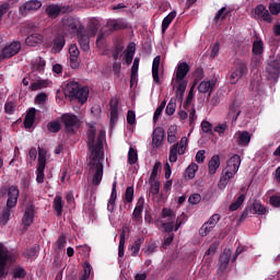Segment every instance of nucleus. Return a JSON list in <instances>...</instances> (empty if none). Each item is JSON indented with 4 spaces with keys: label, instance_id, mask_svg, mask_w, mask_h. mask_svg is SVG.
I'll return each mask as SVG.
<instances>
[{
    "label": "nucleus",
    "instance_id": "5",
    "mask_svg": "<svg viewBox=\"0 0 280 280\" xmlns=\"http://www.w3.org/2000/svg\"><path fill=\"white\" fill-rule=\"evenodd\" d=\"M19 255L14 252H9L8 247L0 243V280L8 279V264H15Z\"/></svg>",
    "mask_w": 280,
    "mask_h": 280
},
{
    "label": "nucleus",
    "instance_id": "42",
    "mask_svg": "<svg viewBox=\"0 0 280 280\" xmlns=\"http://www.w3.org/2000/svg\"><path fill=\"white\" fill-rule=\"evenodd\" d=\"M139 161V154L137 153L135 148H129L128 152V164L135 165Z\"/></svg>",
    "mask_w": 280,
    "mask_h": 280
},
{
    "label": "nucleus",
    "instance_id": "56",
    "mask_svg": "<svg viewBox=\"0 0 280 280\" xmlns=\"http://www.w3.org/2000/svg\"><path fill=\"white\" fill-rule=\"evenodd\" d=\"M213 228H211V225L209 223H205L200 230H199V235H201V237H207V235H209V233H211V230Z\"/></svg>",
    "mask_w": 280,
    "mask_h": 280
},
{
    "label": "nucleus",
    "instance_id": "4",
    "mask_svg": "<svg viewBox=\"0 0 280 280\" xmlns=\"http://www.w3.org/2000/svg\"><path fill=\"white\" fill-rule=\"evenodd\" d=\"M65 95L69 97L71 102L77 100L79 104H86L89 100V88L82 86L75 81H71L66 85Z\"/></svg>",
    "mask_w": 280,
    "mask_h": 280
},
{
    "label": "nucleus",
    "instance_id": "61",
    "mask_svg": "<svg viewBox=\"0 0 280 280\" xmlns=\"http://www.w3.org/2000/svg\"><path fill=\"white\" fill-rule=\"evenodd\" d=\"M218 246H220L219 243H212L210 247L206 250L205 257H208L209 255H215V253H218Z\"/></svg>",
    "mask_w": 280,
    "mask_h": 280
},
{
    "label": "nucleus",
    "instance_id": "32",
    "mask_svg": "<svg viewBox=\"0 0 280 280\" xmlns=\"http://www.w3.org/2000/svg\"><path fill=\"white\" fill-rule=\"evenodd\" d=\"M220 168V155H213L208 163L209 174L213 175Z\"/></svg>",
    "mask_w": 280,
    "mask_h": 280
},
{
    "label": "nucleus",
    "instance_id": "45",
    "mask_svg": "<svg viewBox=\"0 0 280 280\" xmlns=\"http://www.w3.org/2000/svg\"><path fill=\"white\" fill-rule=\"evenodd\" d=\"M132 200H135V187L128 186L125 191L124 201L130 203Z\"/></svg>",
    "mask_w": 280,
    "mask_h": 280
},
{
    "label": "nucleus",
    "instance_id": "44",
    "mask_svg": "<svg viewBox=\"0 0 280 280\" xmlns=\"http://www.w3.org/2000/svg\"><path fill=\"white\" fill-rule=\"evenodd\" d=\"M226 16H229V11H226V7L221 8L214 15V23L218 21H225Z\"/></svg>",
    "mask_w": 280,
    "mask_h": 280
},
{
    "label": "nucleus",
    "instance_id": "12",
    "mask_svg": "<svg viewBox=\"0 0 280 280\" xmlns=\"http://www.w3.org/2000/svg\"><path fill=\"white\" fill-rule=\"evenodd\" d=\"M73 8L70 5L60 7L58 4H48L45 9V13L48 19H58L60 14H67V12H71Z\"/></svg>",
    "mask_w": 280,
    "mask_h": 280
},
{
    "label": "nucleus",
    "instance_id": "7",
    "mask_svg": "<svg viewBox=\"0 0 280 280\" xmlns=\"http://www.w3.org/2000/svg\"><path fill=\"white\" fill-rule=\"evenodd\" d=\"M61 25L63 32H68V34L75 35L80 33L81 27H84L80 20L71 16L65 15L61 20Z\"/></svg>",
    "mask_w": 280,
    "mask_h": 280
},
{
    "label": "nucleus",
    "instance_id": "41",
    "mask_svg": "<svg viewBox=\"0 0 280 280\" xmlns=\"http://www.w3.org/2000/svg\"><path fill=\"white\" fill-rule=\"evenodd\" d=\"M47 130L48 132H60V130H62V125H60V121L58 120H52L50 122L47 124Z\"/></svg>",
    "mask_w": 280,
    "mask_h": 280
},
{
    "label": "nucleus",
    "instance_id": "18",
    "mask_svg": "<svg viewBox=\"0 0 280 280\" xmlns=\"http://www.w3.org/2000/svg\"><path fill=\"white\" fill-rule=\"evenodd\" d=\"M145 203V199L143 197H140L138 199V202L136 205V208L133 209L132 213V220L136 224H141V220L143 219V205Z\"/></svg>",
    "mask_w": 280,
    "mask_h": 280
},
{
    "label": "nucleus",
    "instance_id": "60",
    "mask_svg": "<svg viewBox=\"0 0 280 280\" xmlns=\"http://www.w3.org/2000/svg\"><path fill=\"white\" fill-rule=\"evenodd\" d=\"M201 130L202 132H205L206 135H209V132H213V125H211V122L203 120L201 122Z\"/></svg>",
    "mask_w": 280,
    "mask_h": 280
},
{
    "label": "nucleus",
    "instance_id": "21",
    "mask_svg": "<svg viewBox=\"0 0 280 280\" xmlns=\"http://www.w3.org/2000/svg\"><path fill=\"white\" fill-rule=\"evenodd\" d=\"M106 25L109 32H119V30H126L128 27V23L124 20H108Z\"/></svg>",
    "mask_w": 280,
    "mask_h": 280
},
{
    "label": "nucleus",
    "instance_id": "11",
    "mask_svg": "<svg viewBox=\"0 0 280 280\" xmlns=\"http://www.w3.org/2000/svg\"><path fill=\"white\" fill-rule=\"evenodd\" d=\"M40 8H43V2H40V0H28L20 5L19 14L20 16H27V14L31 12H37Z\"/></svg>",
    "mask_w": 280,
    "mask_h": 280
},
{
    "label": "nucleus",
    "instance_id": "2",
    "mask_svg": "<svg viewBox=\"0 0 280 280\" xmlns=\"http://www.w3.org/2000/svg\"><path fill=\"white\" fill-rule=\"evenodd\" d=\"M190 69L189 63L185 61L178 63L176 67L175 79H173V82L177 84L175 97H177L180 104H183L185 91H187V80H185V78H187V73H189Z\"/></svg>",
    "mask_w": 280,
    "mask_h": 280
},
{
    "label": "nucleus",
    "instance_id": "34",
    "mask_svg": "<svg viewBox=\"0 0 280 280\" xmlns=\"http://www.w3.org/2000/svg\"><path fill=\"white\" fill-rule=\"evenodd\" d=\"M135 51H137V46L135 45V43L129 44L127 46V52L125 55L126 65H132Z\"/></svg>",
    "mask_w": 280,
    "mask_h": 280
},
{
    "label": "nucleus",
    "instance_id": "13",
    "mask_svg": "<svg viewBox=\"0 0 280 280\" xmlns=\"http://www.w3.org/2000/svg\"><path fill=\"white\" fill-rule=\"evenodd\" d=\"M19 51H21V42H12L10 45H7L4 48H2L0 52V60H9V58L16 56Z\"/></svg>",
    "mask_w": 280,
    "mask_h": 280
},
{
    "label": "nucleus",
    "instance_id": "46",
    "mask_svg": "<svg viewBox=\"0 0 280 280\" xmlns=\"http://www.w3.org/2000/svg\"><path fill=\"white\" fill-rule=\"evenodd\" d=\"M150 194H152V196L159 195V191H161V182L156 179H150Z\"/></svg>",
    "mask_w": 280,
    "mask_h": 280
},
{
    "label": "nucleus",
    "instance_id": "6",
    "mask_svg": "<svg viewBox=\"0 0 280 280\" xmlns=\"http://www.w3.org/2000/svg\"><path fill=\"white\" fill-rule=\"evenodd\" d=\"M230 73V84L240 82L244 75H248V60L240 58L235 59Z\"/></svg>",
    "mask_w": 280,
    "mask_h": 280
},
{
    "label": "nucleus",
    "instance_id": "53",
    "mask_svg": "<svg viewBox=\"0 0 280 280\" xmlns=\"http://www.w3.org/2000/svg\"><path fill=\"white\" fill-rule=\"evenodd\" d=\"M161 167H163V164L161 162H155L150 175V180H156V176H159V171Z\"/></svg>",
    "mask_w": 280,
    "mask_h": 280
},
{
    "label": "nucleus",
    "instance_id": "49",
    "mask_svg": "<svg viewBox=\"0 0 280 280\" xmlns=\"http://www.w3.org/2000/svg\"><path fill=\"white\" fill-rule=\"evenodd\" d=\"M219 261L224 268H226V266H229V261H231V252H224L221 254Z\"/></svg>",
    "mask_w": 280,
    "mask_h": 280
},
{
    "label": "nucleus",
    "instance_id": "23",
    "mask_svg": "<svg viewBox=\"0 0 280 280\" xmlns=\"http://www.w3.org/2000/svg\"><path fill=\"white\" fill-rule=\"evenodd\" d=\"M47 67V61L43 57H36L32 60L31 69L37 73H43Z\"/></svg>",
    "mask_w": 280,
    "mask_h": 280
},
{
    "label": "nucleus",
    "instance_id": "29",
    "mask_svg": "<svg viewBox=\"0 0 280 280\" xmlns=\"http://www.w3.org/2000/svg\"><path fill=\"white\" fill-rule=\"evenodd\" d=\"M40 43H43V35L38 33H33L25 39V44L28 47H36V45H40Z\"/></svg>",
    "mask_w": 280,
    "mask_h": 280
},
{
    "label": "nucleus",
    "instance_id": "30",
    "mask_svg": "<svg viewBox=\"0 0 280 280\" xmlns=\"http://www.w3.org/2000/svg\"><path fill=\"white\" fill-rule=\"evenodd\" d=\"M100 30V22L95 19L90 20L88 24L86 33L90 37H94L97 35V32Z\"/></svg>",
    "mask_w": 280,
    "mask_h": 280
},
{
    "label": "nucleus",
    "instance_id": "54",
    "mask_svg": "<svg viewBox=\"0 0 280 280\" xmlns=\"http://www.w3.org/2000/svg\"><path fill=\"white\" fill-rule=\"evenodd\" d=\"M187 222V215L185 213H182L179 217L176 219L175 223V231H178L183 224Z\"/></svg>",
    "mask_w": 280,
    "mask_h": 280
},
{
    "label": "nucleus",
    "instance_id": "62",
    "mask_svg": "<svg viewBox=\"0 0 280 280\" xmlns=\"http://www.w3.org/2000/svg\"><path fill=\"white\" fill-rule=\"evenodd\" d=\"M93 270V267L91 266V262L85 261L83 265V275L82 277L90 278L91 271Z\"/></svg>",
    "mask_w": 280,
    "mask_h": 280
},
{
    "label": "nucleus",
    "instance_id": "37",
    "mask_svg": "<svg viewBox=\"0 0 280 280\" xmlns=\"http://www.w3.org/2000/svg\"><path fill=\"white\" fill-rule=\"evenodd\" d=\"M49 82L47 80H37L30 85V91H40V89H47Z\"/></svg>",
    "mask_w": 280,
    "mask_h": 280
},
{
    "label": "nucleus",
    "instance_id": "64",
    "mask_svg": "<svg viewBox=\"0 0 280 280\" xmlns=\"http://www.w3.org/2000/svg\"><path fill=\"white\" fill-rule=\"evenodd\" d=\"M174 242V234H168L164 236V242H163V248L167 249V246H170Z\"/></svg>",
    "mask_w": 280,
    "mask_h": 280
},
{
    "label": "nucleus",
    "instance_id": "16",
    "mask_svg": "<svg viewBox=\"0 0 280 280\" xmlns=\"http://www.w3.org/2000/svg\"><path fill=\"white\" fill-rule=\"evenodd\" d=\"M19 196H21V190H19V186L12 185L8 188V207H16L19 203Z\"/></svg>",
    "mask_w": 280,
    "mask_h": 280
},
{
    "label": "nucleus",
    "instance_id": "22",
    "mask_svg": "<svg viewBox=\"0 0 280 280\" xmlns=\"http://www.w3.org/2000/svg\"><path fill=\"white\" fill-rule=\"evenodd\" d=\"M213 89H215L214 80L201 81L198 85L199 93H202V94L209 93V97L211 96V93H213Z\"/></svg>",
    "mask_w": 280,
    "mask_h": 280
},
{
    "label": "nucleus",
    "instance_id": "38",
    "mask_svg": "<svg viewBox=\"0 0 280 280\" xmlns=\"http://www.w3.org/2000/svg\"><path fill=\"white\" fill-rule=\"evenodd\" d=\"M117 119H119V108L117 103L110 104V124L112 126L117 124Z\"/></svg>",
    "mask_w": 280,
    "mask_h": 280
},
{
    "label": "nucleus",
    "instance_id": "10",
    "mask_svg": "<svg viewBox=\"0 0 280 280\" xmlns=\"http://www.w3.org/2000/svg\"><path fill=\"white\" fill-rule=\"evenodd\" d=\"M60 119L65 126L66 132L73 133L75 132L74 128H78V126H80V119L78 118V116H75V114H70V113L62 114Z\"/></svg>",
    "mask_w": 280,
    "mask_h": 280
},
{
    "label": "nucleus",
    "instance_id": "55",
    "mask_svg": "<svg viewBox=\"0 0 280 280\" xmlns=\"http://www.w3.org/2000/svg\"><path fill=\"white\" fill-rule=\"evenodd\" d=\"M65 246H67V236L61 234L56 241V247L58 248V250H62Z\"/></svg>",
    "mask_w": 280,
    "mask_h": 280
},
{
    "label": "nucleus",
    "instance_id": "52",
    "mask_svg": "<svg viewBox=\"0 0 280 280\" xmlns=\"http://www.w3.org/2000/svg\"><path fill=\"white\" fill-rule=\"evenodd\" d=\"M269 12L273 16H279V14H280V3L279 2L269 3Z\"/></svg>",
    "mask_w": 280,
    "mask_h": 280
},
{
    "label": "nucleus",
    "instance_id": "59",
    "mask_svg": "<svg viewBox=\"0 0 280 280\" xmlns=\"http://www.w3.org/2000/svg\"><path fill=\"white\" fill-rule=\"evenodd\" d=\"M16 110V105L13 102H7L4 104V113L7 115H12Z\"/></svg>",
    "mask_w": 280,
    "mask_h": 280
},
{
    "label": "nucleus",
    "instance_id": "28",
    "mask_svg": "<svg viewBox=\"0 0 280 280\" xmlns=\"http://www.w3.org/2000/svg\"><path fill=\"white\" fill-rule=\"evenodd\" d=\"M12 279L23 280L27 277V271L21 265H15L11 270Z\"/></svg>",
    "mask_w": 280,
    "mask_h": 280
},
{
    "label": "nucleus",
    "instance_id": "36",
    "mask_svg": "<svg viewBox=\"0 0 280 280\" xmlns=\"http://www.w3.org/2000/svg\"><path fill=\"white\" fill-rule=\"evenodd\" d=\"M52 207L56 211V215L60 218L62 215V209L65 205L62 203V197L60 195H57L54 199Z\"/></svg>",
    "mask_w": 280,
    "mask_h": 280
},
{
    "label": "nucleus",
    "instance_id": "20",
    "mask_svg": "<svg viewBox=\"0 0 280 280\" xmlns=\"http://www.w3.org/2000/svg\"><path fill=\"white\" fill-rule=\"evenodd\" d=\"M240 115H242V109H240V105H237V103L235 102H232L229 106L228 119H230L232 124H235Z\"/></svg>",
    "mask_w": 280,
    "mask_h": 280
},
{
    "label": "nucleus",
    "instance_id": "24",
    "mask_svg": "<svg viewBox=\"0 0 280 280\" xmlns=\"http://www.w3.org/2000/svg\"><path fill=\"white\" fill-rule=\"evenodd\" d=\"M161 67V56H156L152 63V78L155 84H161V78L159 77V69Z\"/></svg>",
    "mask_w": 280,
    "mask_h": 280
},
{
    "label": "nucleus",
    "instance_id": "26",
    "mask_svg": "<svg viewBox=\"0 0 280 280\" xmlns=\"http://www.w3.org/2000/svg\"><path fill=\"white\" fill-rule=\"evenodd\" d=\"M67 45V39L62 35H57L54 39L52 54H60Z\"/></svg>",
    "mask_w": 280,
    "mask_h": 280
},
{
    "label": "nucleus",
    "instance_id": "43",
    "mask_svg": "<svg viewBox=\"0 0 280 280\" xmlns=\"http://www.w3.org/2000/svg\"><path fill=\"white\" fill-rule=\"evenodd\" d=\"M176 100L178 102V97H172L166 106L165 113L168 116L174 115V113H176Z\"/></svg>",
    "mask_w": 280,
    "mask_h": 280
},
{
    "label": "nucleus",
    "instance_id": "19",
    "mask_svg": "<svg viewBox=\"0 0 280 280\" xmlns=\"http://www.w3.org/2000/svg\"><path fill=\"white\" fill-rule=\"evenodd\" d=\"M163 139H165V129L158 127L153 130L152 147L161 148L163 145Z\"/></svg>",
    "mask_w": 280,
    "mask_h": 280
},
{
    "label": "nucleus",
    "instance_id": "47",
    "mask_svg": "<svg viewBox=\"0 0 280 280\" xmlns=\"http://www.w3.org/2000/svg\"><path fill=\"white\" fill-rule=\"evenodd\" d=\"M173 231H176V224H174V221L163 222L162 223V232L172 234Z\"/></svg>",
    "mask_w": 280,
    "mask_h": 280
},
{
    "label": "nucleus",
    "instance_id": "9",
    "mask_svg": "<svg viewBox=\"0 0 280 280\" xmlns=\"http://www.w3.org/2000/svg\"><path fill=\"white\" fill-rule=\"evenodd\" d=\"M188 139L187 137H183L179 142L172 145L170 150L168 161L171 163H176L178 161V154L183 156L185 154V150H187Z\"/></svg>",
    "mask_w": 280,
    "mask_h": 280
},
{
    "label": "nucleus",
    "instance_id": "39",
    "mask_svg": "<svg viewBox=\"0 0 280 280\" xmlns=\"http://www.w3.org/2000/svg\"><path fill=\"white\" fill-rule=\"evenodd\" d=\"M246 196L244 194L240 195L234 202L230 205V211H237L242 205H244Z\"/></svg>",
    "mask_w": 280,
    "mask_h": 280
},
{
    "label": "nucleus",
    "instance_id": "57",
    "mask_svg": "<svg viewBox=\"0 0 280 280\" xmlns=\"http://www.w3.org/2000/svg\"><path fill=\"white\" fill-rule=\"evenodd\" d=\"M220 222V214H213L209 218V220L206 222V224L210 225V229H215V224Z\"/></svg>",
    "mask_w": 280,
    "mask_h": 280
},
{
    "label": "nucleus",
    "instance_id": "33",
    "mask_svg": "<svg viewBox=\"0 0 280 280\" xmlns=\"http://www.w3.org/2000/svg\"><path fill=\"white\" fill-rule=\"evenodd\" d=\"M145 242V237H138L133 244L129 247L131 250V257H137L139 255V250H141V245Z\"/></svg>",
    "mask_w": 280,
    "mask_h": 280
},
{
    "label": "nucleus",
    "instance_id": "25",
    "mask_svg": "<svg viewBox=\"0 0 280 280\" xmlns=\"http://www.w3.org/2000/svg\"><path fill=\"white\" fill-rule=\"evenodd\" d=\"M250 132L248 131H238L236 143L237 145H241V148H246L248 143H250Z\"/></svg>",
    "mask_w": 280,
    "mask_h": 280
},
{
    "label": "nucleus",
    "instance_id": "15",
    "mask_svg": "<svg viewBox=\"0 0 280 280\" xmlns=\"http://www.w3.org/2000/svg\"><path fill=\"white\" fill-rule=\"evenodd\" d=\"M77 36L79 38L81 49H83V51H89V49H91V36L86 32V28L81 27L79 33H77Z\"/></svg>",
    "mask_w": 280,
    "mask_h": 280
},
{
    "label": "nucleus",
    "instance_id": "1",
    "mask_svg": "<svg viewBox=\"0 0 280 280\" xmlns=\"http://www.w3.org/2000/svg\"><path fill=\"white\" fill-rule=\"evenodd\" d=\"M95 128L91 127L88 131V145L91 151L89 165L90 170L94 172L92 185L100 187L102 178H104V164L102 163L104 159V151H102L104 150V136L101 131L95 143Z\"/></svg>",
    "mask_w": 280,
    "mask_h": 280
},
{
    "label": "nucleus",
    "instance_id": "63",
    "mask_svg": "<svg viewBox=\"0 0 280 280\" xmlns=\"http://www.w3.org/2000/svg\"><path fill=\"white\" fill-rule=\"evenodd\" d=\"M200 200H202V197L200 196V194H192L188 198V202L190 205H198V202H200Z\"/></svg>",
    "mask_w": 280,
    "mask_h": 280
},
{
    "label": "nucleus",
    "instance_id": "40",
    "mask_svg": "<svg viewBox=\"0 0 280 280\" xmlns=\"http://www.w3.org/2000/svg\"><path fill=\"white\" fill-rule=\"evenodd\" d=\"M252 51L254 56H261L264 54V42L262 40L254 42Z\"/></svg>",
    "mask_w": 280,
    "mask_h": 280
},
{
    "label": "nucleus",
    "instance_id": "14",
    "mask_svg": "<svg viewBox=\"0 0 280 280\" xmlns=\"http://www.w3.org/2000/svg\"><path fill=\"white\" fill-rule=\"evenodd\" d=\"M35 213H36V207H34V205H30L25 209L24 215L22 218L23 231H28L30 226H32V224H34Z\"/></svg>",
    "mask_w": 280,
    "mask_h": 280
},
{
    "label": "nucleus",
    "instance_id": "8",
    "mask_svg": "<svg viewBox=\"0 0 280 280\" xmlns=\"http://www.w3.org/2000/svg\"><path fill=\"white\" fill-rule=\"evenodd\" d=\"M45 167H47V151L38 148V164L36 170V183L38 185L45 183Z\"/></svg>",
    "mask_w": 280,
    "mask_h": 280
},
{
    "label": "nucleus",
    "instance_id": "48",
    "mask_svg": "<svg viewBox=\"0 0 280 280\" xmlns=\"http://www.w3.org/2000/svg\"><path fill=\"white\" fill-rule=\"evenodd\" d=\"M196 172H198V164L191 163L187 168H186V176L187 178H195L196 177Z\"/></svg>",
    "mask_w": 280,
    "mask_h": 280
},
{
    "label": "nucleus",
    "instance_id": "31",
    "mask_svg": "<svg viewBox=\"0 0 280 280\" xmlns=\"http://www.w3.org/2000/svg\"><path fill=\"white\" fill-rule=\"evenodd\" d=\"M12 209H14V207H9L8 203L2 209V213L0 217V224L2 226H5V224H8V222H10V215H12Z\"/></svg>",
    "mask_w": 280,
    "mask_h": 280
},
{
    "label": "nucleus",
    "instance_id": "27",
    "mask_svg": "<svg viewBox=\"0 0 280 280\" xmlns=\"http://www.w3.org/2000/svg\"><path fill=\"white\" fill-rule=\"evenodd\" d=\"M34 121H36V108L32 107L27 110L23 125L26 129L32 128Z\"/></svg>",
    "mask_w": 280,
    "mask_h": 280
},
{
    "label": "nucleus",
    "instance_id": "58",
    "mask_svg": "<svg viewBox=\"0 0 280 280\" xmlns=\"http://www.w3.org/2000/svg\"><path fill=\"white\" fill-rule=\"evenodd\" d=\"M137 122V115L135 114V110L130 109L127 113V124H129V126H135V124Z\"/></svg>",
    "mask_w": 280,
    "mask_h": 280
},
{
    "label": "nucleus",
    "instance_id": "17",
    "mask_svg": "<svg viewBox=\"0 0 280 280\" xmlns=\"http://www.w3.org/2000/svg\"><path fill=\"white\" fill-rule=\"evenodd\" d=\"M255 14L260 19V21H264L265 23H272L273 18L272 14L268 9H266V5L258 4L255 8Z\"/></svg>",
    "mask_w": 280,
    "mask_h": 280
},
{
    "label": "nucleus",
    "instance_id": "3",
    "mask_svg": "<svg viewBox=\"0 0 280 280\" xmlns=\"http://www.w3.org/2000/svg\"><path fill=\"white\" fill-rule=\"evenodd\" d=\"M242 158L237 154H234L232 158L228 160L226 167L223 168L218 184L219 189H226V185H229L231 178H233L235 174L240 172Z\"/></svg>",
    "mask_w": 280,
    "mask_h": 280
},
{
    "label": "nucleus",
    "instance_id": "51",
    "mask_svg": "<svg viewBox=\"0 0 280 280\" xmlns=\"http://www.w3.org/2000/svg\"><path fill=\"white\" fill-rule=\"evenodd\" d=\"M253 211L257 213V215H265L266 214V207L259 202L253 203Z\"/></svg>",
    "mask_w": 280,
    "mask_h": 280
},
{
    "label": "nucleus",
    "instance_id": "35",
    "mask_svg": "<svg viewBox=\"0 0 280 280\" xmlns=\"http://www.w3.org/2000/svg\"><path fill=\"white\" fill-rule=\"evenodd\" d=\"M176 19V11H172L170 14H167L163 21H162V34H165L167 32V27L172 25V21Z\"/></svg>",
    "mask_w": 280,
    "mask_h": 280
},
{
    "label": "nucleus",
    "instance_id": "50",
    "mask_svg": "<svg viewBox=\"0 0 280 280\" xmlns=\"http://www.w3.org/2000/svg\"><path fill=\"white\" fill-rule=\"evenodd\" d=\"M162 218L163 219L168 218V221H174V219L176 218V213H174V210L170 208H163Z\"/></svg>",
    "mask_w": 280,
    "mask_h": 280
}]
</instances>
